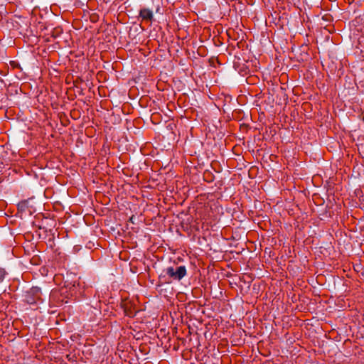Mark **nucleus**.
<instances>
[{"label": "nucleus", "instance_id": "f257e3e1", "mask_svg": "<svg viewBox=\"0 0 364 364\" xmlns=\"http://www.w3.org/2000/svg\"><path fill=\"white\" fill-rule=\"evenodd\" d=\"M166 274L174 280H181L186 274L185 266H179L176 268L168 267L165 269Z\"/></svg>", "mask_w": 364, "mask_h": 364}, {"label": "nucleus", "instance_id": "f03ea898", "mask_svg": "<svg viewBox=\"0 0 364 364\" xmlns=\"http://www.w3.org/2000/svg\"><path fill=\"white\" fill-rule=\"evenodd\" d=\"M41 290L38 287H33L25 295V301L29 304H34L41 301Z\"/></svg>", "mask_w": 364, "mask_h": 364}, {"label": "nucleus", "instance_id": "7ed1b4c3", "mask_svg": "<svg viewBox=\"0 0 364 364\" xmlns=\"http://www.w3.org/2000/svg\"><path fill=\"white\" fill-rule=\"evenodd\" d=\"M139 16L146 21H151L154 17L153 12L151 9L144 8L140 10Z\"/></svg>", "mask_w": 364, "mask_h": 364}, {"label": "nucleus", "instance_id": "20e7f679", "mask_svg": "<svg viewBox=\"0 0 364 364\" xmlns=\"http://www.w3.org/2000/svg\"><path fill=\"white\" fill-rule=\"evenodd\" d=\"M7 274L5 268L0 266V282H2Z\"/></svg>", "mask_w": 364, "mask_h": 364}, {"label": "nucleus", "instance_id": "39448f33", "mask_svg": "<svg viewBox=\"0 0 364 364\" xmlns=\"http://www.w3.org/2000/svg\"><path fill=\"white\" fill-rule=\"evenodd\" d=\"M173 348L174 350H178V346L177 343H173Z\"/></svg>", "mask_w": 364, "mask_h": 364}, {"label": "nucleus", "instance_id": "423d86ee", "mask_svg": "<svg viewBox=\"0 0 364 364\" xmlns=\"http://www.w3.org/2000/svg\"><path fill=\"white\" fill-rule=\"evenodd\" d=\"M139 348L141 351L145 350L144 343H141V345L139 346Z\"/></svg>", "mask_w": 364, "mask_h": 364}, {"label": "nucleus", "instance_id": "0eeeda50", "mask_svg": "<svg viewBox=\"0 0 364 364\" xmlns=\"http://www.w3.org/2000/svg\"><path fill=\"white\" fill-rule=\"evenodd\" d=\"M78 336H80L78 334L77 335V336H75V335H74V336H72L70 337V339H72V340L73 341V340H74V338H78Z\"/></svg>", "mask_w": 364, "mask_h": 364}, {"label": "nucleus", "instance_id": "6e6552de", "mask_svg": "<svg viewBox=\"0 0 364 364\" xmlns=\"http://www.w3.org/2000/svg\"><path fill=\"white\" fill-rule=\"evenodd\" d=\"M167 343H166V344H167ZM163 348H167L166 345H165Z\"/></svg>", "mask_w": 364, "mask_h": 364}]
</instances>
